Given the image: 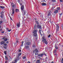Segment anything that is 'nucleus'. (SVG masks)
<instances>
[{"label":"nucleus","mask_w":63,"mask_h":63,"mask_svg":"<svg viewBox=\"0 0 63 63\" xmlns=\"http://www.w3.org/2000/svg\"><path fill=\"white\" fill-rule=\"evenodd\" d=\"M42 38L43 39L42 42L45 43L46 45H47L48 44V43L47 41L46 40V38H44V37H43Z\"/></svg>","instance_id":"obj_1"},{"label":"nucleus","mask_w":63,"mask_h":63,"mask_svg":"<svg viewBox=\"0 0 63 63\" xmlns=\"http://www.w3.org/2000/svg\"><path fill=\"white\" fill-rule=\"evenodd\" d=\"M37 31L36 30H34L33 31V33L34 34H33V36L35 37H37Z\"/></svg>","instance_id":"obj_2"},{"label":"nucleus","mask_w":63,"mask_h":63,"mask_svg":"<svg viewBox=\"0 0 63 63\" xmlns=\"http://www.w3.org/2000/svg\"><path fill=\"white\" fill-rule=\"evenodd\" d=\"M56 32H58V30H59V24H56Z\"/></svg>","instance_id":"obj_3"},{"label":"nucleus","mask_w":63,"mask_h":63,"mask_svg":"<svg viewBox=\"0 0 63 63\" xmlns=\"http://www.w3.org/2000/svg\"><path fill=\"white\" fill-rule=\"evenodd\" d=\"M15 9L12 8V13L11 14L12 16H13L14 14V13H15Z\"/></svg>","instance_id":"obj_4"},{"label":"nucleus","mask_w":63,"mask_h":63,"mask_svg":"<svg viewBox=\"0 0 63 63\" xmlns=\"http://www.w3.org/2000/svg\"><path fill=\"white\" fill-rule=\"evenodd\" d=\"M43 54H44V55H45V54H46L44 53V54H39L38 55V56H41V57H43Z\"/></svg>","instance_id":"obj_5"},{"label":"nucleus","mask_w":63,"mask_h":63,"mask_svg":"<svg viewBox=\"0 0 63 63\" xmlns=\"http://www.w3.org/2000/svg\"><path fill=\"white\" fill-rule=\"evenodd\" d=\"M37 27L39 29H41V25H38L37 26Z\"/></svg>","instance_id":"obj_6"},{"label":"nucleus","mask_w":63,"mask_h":63,"mask_svg":"<svg viewBox=\"0 0 63 63\" xmlns=\"http://www.w3.org/2000/svg\"><path fill=\"white\" fill-rule=\"evenodd\" d=\"M15 12L16 13H18V12H19V11L18 9H16L15 10Z\"/></svg>","instance_id":"obj_7"},{"label":"nucleus","mask_w":63,"mask_h":63,"mask_svg":"<svg viewBox=\"0 0 63 63\" xmlns=\"http://www.w3.org/2000/svg\"><path fill=\"white\" fill-rule=\"evenodd\" d=\"M21 10H22V11H23V10L24 9V6H23V5L21 7Z\"/></svg>","instance_id":"obj_8"},{"label":"nucleus","mask_w":63,"mask_h":63,"mask_svg":"<svg viewBox=\"0 0 63 63\" xmlns=\"http://www.w3.org/2000/svg\"><path fill=\"white\" fill-rule=\"evenodd\" d=\"M0 8L2 9H5V7L0 5Z\"/></svg>","instance_id":"obj_9"},{"label":"nucleus","mask_w":63,"mask_h":63,"mask_svg":"<svg viewBox=\"0 0 63 63\" xmlns=\"http://www.w3.org/2000/svg\"><path fill=\"white\" fill-rule=\"evenodd\" d=\"M58 12V11L57 10H56L54 12V13L55 14H57Z\"/></svg>","instance_id":"obj_10"},{"label":"nucleus","mask_w":63,"mask_h":63,"mask_svg":"<svg viewBox=\"0 0 63 63\" xmlns=\"http://www.w3.org/2000/svg\"><path fill=\"white\" fill-rule=\"evenodd\" d=\"M41 58H40V60H37V62H36L37 63H40V60H41Z\"/></svg>","instance_id":"obj_11"},{"label":"nucleus","mask_w":63,"mask_h":63,"mask_svg":"<svg viewBox=\"0 0 63 63\" xmlns=\"http://www.w3.org/2000/svg\"><path fill=\"white\" fill-rule=\"evenodd\" d=\"M0 17L2 18H3L4 17V14H2L0 16Z\"/></svg>","instance_id":"obj_12"},{"label":"nucleus","mask_w":63,"mask_h":63,"mask_svg":"<svg viewBox=\"0 0 63 63\" xmlns=\"http://www.w3.org/2000/svg\"><path fill=\"white\" fill-rule=\"evenodd\" d=\"M20 22H19V23H18L17 24V26L18 27H20Z\"/></svg>","instance_id":"obj_13"},{"label":"nucleus","mask_w":63,"mask_h":63,"mask_svg":"<svg viewBox=\"0 0 63 63\" xmlns=\"http://www.w3.org/2000/svg\"><path fill=\"white\" fill-rule=\"evenodd\" d=\"M16 62H17V60H15V61H13L12 62V63H16Z\"/></svg>","instance_id":"obj_14"},{"label":"nucleus","mask_w":63,"mask_h":63,"mask_svg":"<svg viewBox=\"0 0 63 63\" xmlns=\"http://www.w3.org/2000/svg\"><path fill=\"white\" fill-rule=\"evenodd\" d=\"M42 6H46V5H47V4H46V3H43L42 4Z\"/></svg>","instance_id":"obj_15"},{"label":"nucleus","mask_w":63,"mask_h":63,"mask_svg":"<svg viewBox=\"0 0 63 63\" xmlns=\"http://www.w3.org/2000/svg\"><path fill=\"white\" fill-rule=\"evenodd\" d=\"M27 45H30L31 44V43L30 42H28L27 43Z\"/></svg>","instance_id":"obj_16"},{"label":"nucleus","mask_w":63,"mask_h":63,"mask_svg":"<svg viewBox=\"0 0 63 63\" xmlns=\"http://www.w3.org/2000/svg\"><path fill=\"white\" fill-rule=\"evenodd\" d=\"M26 11H24V15H26Z\"/></svg>","instance_id":"obj_17"},{"label":"nucleus","mask_w":63,"mask_h":63,"mask_svg":"<svg viewBox=\"0 0 63 63\" xmlns=\"http://www.w3.org/2000/svg\"><path fill=\"white\" fill-rule=\"evenodd\" d=\"M4 43H5V41H2V42H1L0 44H1V45H3V44Z\"/></svg>","instance_id":"obj_18"},{"label":"nucleus","mask_w":63,"mask_h":63,"mask_svg":"<svg viewBox=\"0 0 63 63\" xmlns=\"http://www.w3.org/2000/svg\"><path fill=\"white\" fill-rule=\"evenodd\" d=\"M21 54H22L21 53H19L18 54V56H20L21 55Z\"/></svg>","instance_id":"obj_19"},{"label":"nucleus","mask_w":63,"mask_h":63,"mask_svg":"<svg viewBox=\"0 0 63 63\" xmlns=\"http://www.w3.org/2000/svg\"><path fill=\"white\" fill-rule=\"evenodd\" d=\"M5 60H7L8 59V58L7 57V56H5Z\"/></svg>","instance_id":"obj_20"},{"label":"nucleus","mask_w":63,"mask_h":63,"mask_svg":"<svg viewBox=\"0 0 63 63\" xmlns=\"http://www.w3.org/2000/svg\"><path fill=\"white\" fill-rule=\"evenodd\" d=\"M57 9L58 10H60V7H57Z\"/></svg>","instance_id":"obj_21"},{"label":"nucleus","mask_w":63,"mask_h":63,"mask_svg":"<svg viewBox=\"0 0 63 63\" xmlns=\"http://www.w3.org/2000/svg\"><path fill=\"white\" fill-rule=\"evenodd\" d=\"M35 22H36V24H39V22H38V21H36Z\"/></svg>","instance_id":"obj_22"},{"label":"nucleus","mask_w":63,"mask_h":63,"mask_svg":"<svg viewBox=\"0 0 63 63\" xmlns=\"http://www.w3.org/2000/svg\"><path fill=\"white\" fill-rule=\"evenodd\" d=\"M7 40H8V39H7V38H5L4 40V41H7Z\"/></svg>","instance_id":"obj_23"},{"label":"nucleus","mask_w":63,"mask_h":63,"mask_svg":"<svg viewBox=\"0 0 63 63\" xmlns=\"http://www.w3.org/2000/svg\"><path fill=\"white\" fill-rule=\"evenodd\" d=\"M4 53L5 55H6V54H7V51H4Z\"/></svg>","instance_id":"obj_24"},{"label":"nucleus","mask_w":63,"mask_h":63,"mask_svg":"<svg viewBox=\"0 0 63 63\" xmlns=\"http://www.w3.org/2000/svg\"><path fill=\"white\" fill-rule=\"evenodd\" d=\"M35 52H38V50L37 49H36L35 50Z\"/></svg>","instance_id":"obj_25"},{"label":"nucleus","mask_w":63,"mask_h":63,"mask_svg":"<svg viewBox=\"0 0 63 63\" xmlns=\"http://www.w3.org/2000/svg\"><path fill=\"white\" fill-rule=\"evenodd\" d=\"M3 12L2 11L0 13V14L1 15H3Z\"/></svg>","instance_id":"obj_26"},{"label":"nucleus","mask_w":63,"mask_h":63,"mask_svg":"<svg viewBox=\"0 0 63 63\" xmlns=\"http://www.w3.org/2000/svg\"><path fill=\"white\" fill-rule=\"evenodd\" d=\"M26 2V1L25 0H24V1H23V4H24V3H25Z\"/></svg>","instance_id":"obj_27"},{"label":"nucleus","mask_w":63,"mask_h":63,"mask_svg":"<svg viewBox=\"0 0 63 63\" xmlns=\"http://www.w3.org/2000/svg\"><path fill=\"white\" fill-rule=\"evenodd\" d=\"M24 43V42L22 41V46H23V44Z\"/></svg>","instance_id":"obj_28"},{"label":"nucleus","mask_w":63,"mask_h":63,"mask_svg":"<svg viewBox=\"0 0 63 63\" xmlns=\"http://www.w3.org/2000/svg\"><path fill=\"white\" fill-rule=\"evenodd\" d=\"M25 58H26V56H24L23 57V59H25Z\"/></svg>","instance_id":"obj_29"},{"label":"nucleus","mask_w":63,"mask_h":63,"mask_svg":"<svg viewBox=\"0 0 63 63\" xmlns=\"http://www.w3.org/2000/svg\"><path fill=\"white\" fill-rule=\"evenodd\" d=\"M55 47L56 49H58V47L57 46H55Z\"/></svg>","instance_id":"obj_30"},{"label":"nucleus","mask_w":63,"mask_h":63,"mask_svg":"<svg viewBox=\"0 0 63 63\" xmlns=\"http://www.w3.org/2000/svg\"><path fill=\"white\" fill-rule=\"evenodd\" d=\"M50 16V13H49L48 14V16Z\"/></svg>","instance_id":"obj_31"},{"label":"nucleus","mask_w":63,"mask_h":63,"mask_svg":"<svg viewBox=\"0 0 63 63\" xmlns=\"http://www.w3.org/2000/svg\"><path fill=\"white\" fill-rule=\"evenodd\" d=\"M4 48H5V49H6V48H7V47L4 46Z\"/></svg>","instance_id":"obj_32"},{"label":"nucleus","mask_w":63,"mask_h":63,"mask_svg":"<svg viewBox=\"0 0 63 63\" xmlns=\"http://www.w3.org/2000/svg\"><path fill=\"white\" fill-rule=\"evenodd\" d=\"M35 55H38V53L37 52L35 53Z\"/></svg>","instance_id":"obj_33"},{"label":"nucleus","mask_w":63,"mask_h":63,"mask_svg":"<svg viewBox=\"0 0 63 63\" xmlns=\"http://www.w3.org/2000/svg\"><path fill=\"white\" fill-rule=\"evenodd\" d=\"M3 22L2 21H0V24H1V23H2V22Z\"/></svg>","instance_id":"obj_34"},{"label":"nucleus","mask_w":63,"mask_h":63,"mask_svg":"<svg viewBox=\"0 0 63 63\" xmlns=\"http://www.w3.org/2000/svg\"><path fill=\"white\" fill-rule=\"evenodd\" d=\"M61 61L62 63H63V58L62 59V60Z\"/></svg>","instance_id":"obj_35"},{"label":"nucleus","mask_w":63,"mask_h":63,"mask_svg":"<svg viewBox=\"0 0 63 63\" xmlns=\"http://www.w3.org/2000/svg\"><path fill=\"white\" fill-rule=\"evenodd\" d=\"M7 44L4 43V46H7Z\"/></svg>","instance_id":"obj_36"},{"label":"nucleus","mask_w":63,"mask_h":63,"mask_svg":"<svg viewBox=\"0 0 63 63\" xmlns=\"http://www.w3.org/2000/svg\"><path fill=\"white\" fill-rule=\"evenodd\" d=\"M56 50H55L54 51V53H56Z\"/></svg>","instance_id":"obj_37"},{"label":"nucleus","mask_w":63,"mask_h":63,"mask_svg":"<svg viewBox=\"0 0 63 63\" xmlns=\"http://www.w3.org/2000/svg\"><path fill=\"white\" fill-rule=\"evenodd\" d=\"M50 37V35H48V38H49V37Z\"/></svg>","instance_id":"obj_38"},{"label":"nucleus","mask_w":63,"mask_h":63,"mask_svg":"<svg viewBox=\"0 0 63 63\" xmlns=\"http://www.w3.org/2000/svg\"><path fill=\"white\" fill-rule=\"evenodd\" d=\"M52 1L53 2H55V0H52Z\"/></svg>","instance_id":"obj_39"},{"label":"nucleus","mask_w":63,"mask_h":63,"mask_svg":"<svg viewBox=\"0 0 63 63\" xmlns=\"http://www.w3.org/2000/svg\"><path fill=\"white\" fill-rule=\"evenodd\" d=\"M26 48H28L29 47V46H26Z\"/></svg>","instance_id":"obj_40"},{"label":"nucleus","mask_w":63,"mask_h":63,"mask_svg":"<svg viewBox=\"0 0 63 63\" xmlns=\"http://www.w3.org/2000/svg\"><path fill=\"white\" fill-rule=\"evenodd\" d=\"M15 5H13L12 6L13 8H14V7H15Z\"/></svg>","instance_id":"obj_41"},{"label":"nucleus","mask_w":63,"mask_h":63,"mask_svg":"<svg viewBox=\"0 0 63 63\" xmlns=\"http://www.w3.org/2000/svg\"><path fill=\"white\" fill-rule=\"evenodd\" d=\"M8 63V62L7 61H6L5 63Z\"/></svg>","instance_id":"obj_42"},{"label":"nucleus","mask_w":63,"mask_h":63,"mask_svg":"<svg viewBox=\"0 0 63 63\" xmlns=\"http://www.w3.org/2000/svg\"><path fill=\"white\" fill-rule=\"evenodd\" d=\"M10 31H11V30H8V32H10Z\"/></svg>","instance_id":"obj_43"},{"label":"nucleus","mask_w":63,"mask_h":63,"mask_svg":"<svg viewBox=\"0 0 63 63\" xmlns=\"http://www.w3.org/2000/svg\"><path fill=\"white\" fill-rule=\"evenodd\" d=\"M18 51L19 52H21V50H19Z\"/></svg>","instance_id":"obj_44"},{"label":"nucleus","mask_w":63,"mask_h":63,"mask_svg":"<svg viewBox=\"0 0 63 63\" xmlns=\"http://www.w3.org/2000/svg\"><path fill=\"white\" fill-rule=\"evenodd\" d=\"M62 15V14L61 13V14H60V15L61 16Z\"/></svg>","instance_id":"obj_45"},{"label":"nucleus","mask_w":63,"mask_h":63,"mask_svg":"<svg viewBox=\"0 0 63 63\" xmlns=\"http://www.w3.org/2000/svg\"><path fill=\"white\" fill-rule=\"evenodd\" d=\"M28 63H30V61H29L28 62Z\"/></svg>","instance_id":"obj_46"},{"label":"nucleus","mask_w":63,"mask_h":63,"mask_svg":"<svg viewBox=\"0 0 63 63\" xmlns=\"http://www.w3.org/2000/svg\"><path fill=\"white\" fill-rule=\"evenodd\" d=\"M7 44H8V43H9V42L8 41H7L6 42Z\"/></svg>","instance_id":"obj_47"},{"label":"nucleus","mask_w":63,"mask_h":63,"mask_svg":"<svg viewBox=\"0 0 63 63\" xmlns=\"http://www.w3.org/2000/svg\"><path fill=\"white\" fill-rule=\"evenodd\" d=\"M20 5H22V4L21 3H20Z\"/></svg>","instance_id":"obj_48"},{"label":"nucleus","mask_w":63,"mask_h":63,"mask_svg":"<svg viewBox=\"0 0 63 63\" xmlns=\"http://www.w3.org/2000/svg\"><path fill=\"white\" fill-rule=\"evenodd\" d=\"M36 27V25H34V28H35V27Z\"/></svg>","instance_id":"obj_49"},{"label":"nucleus","mask_w":63,"mask_h":63,"mask_svg":"<svg viewBox=\"0 0 63 63\" xmlns=\"http://www.w3.org/2000/svg\"><path fill=\"white\" fill-rule=\"evenodd\" d=\"M39 33L40 34H41H41H41V32H39Z\"/></svg>","instance_id":"obj_50"},{"label":"nucleus","mask_w":63,"mask_h":63,"mask_svg":"<svg viewBox=\"0 0 63 63\" xmlns=\"http://www.w3.org/2000/svg\"><path fill=\"white\" fill-rule=\"evenodd\" d=\"M60 1L61 2H62V0H60Z\"/></svg>","instance_id":"obj_51"},{"label":"nucleus","mask_w":63,"mask_h":63,"mask_svg":"<svg viewBox=\"0 0 63 63\" xmlns=\"http://www.w3.org/2000/svg\"><path fill=\"white\" fill-rule=\"evenodd\" d=\"M41 30H39V32H41Z\"/></svg>","instance_id":"obj_52"},{"label":"nucleus","mask_w":63,"mask_h":63,"mask_svg":"<svg viewBox=\"0 0 63 63\" xmlns=\"http://www.w3.org/2000/svg\"><path fill=\"white\" fill-rule=\"evenodd\" d=\"M2 33H4V32H2Z\"/></svg>","instance_id":"obj_53"},{"label":"nucleus","mask_w":63,"mask_h":63,"mask_svg":"<svg viewBox=\"0 0 63 63\" xmlns=\"http://www.w3.org/2000/svg\"><path fill=\"white\" fill-rule=\"evenodd\" d=\"M43 1H45V0H43V1H41V2H43Z\"/></svg>","instance_id":"obj_54"},{"label":"nucleus","mask_w":63,"mask_h":63,"mask_svg":"<svg viewBox=\"0 0 63 63\" xmlns=\"http://www.w3.org/2000/svg\"><path fill=\"white\" fill-rule=\"evenodd\" d=\"M16 43H18V41H16Z\"/></svg>","instance_id":"obj_55"},{"label":"nucleus","mask_w":63,"mask_h":63,"mask_svg":"<svg viewBox=\"0 0 63 63\" xmlns=\"http://www.w3.org/2000/svg\"><path fill=\"white\" fill-rule=\"evenodd\" d=\"M51 63H53V62H51Z\"/></svg>","instance_id":"obj_56"},{"label":"nucleus","mask_w":63,"mask_h":63,"mask_svg":"<svg viewBox=\"0 0 63 63\" xmlns=\"http://www.w3.org/2000/svg\"><path fill=\"white\" fill-rule=\"evenodd\" d=\"M2 29H0V31H2Z\"/></svg>","instance_id":"obj_57"},{"label":"nucleus","mask_w":63,"mask_h":63,"mask_svg":"<svg viewBox=\"0 0 63 63\" xmlns=\"http://www.w3.org/2000/svg\"><path fill=\"white\" fill-rule=\"evenodd\" d=\"M46 59H47V57L46 58Z\"/></svg>","instance_id":"obj_58"},{"label":"nucleus","mask_w":63,"mask_h":63,"mask_svg":"<svg viewBox=\"0 0 63 63\" xmlns=\"http://www.w3.org/2000/svg\"><path fill=\"white\" fill-rule=\"evenodd\" d=\"M11 20H13L12 19V18H11Z\"/></svg>","instance_id":"obj_59"},{"label":"nucleus","mask_w":63,"mask_h":63,"mask_svg":"<svg viewBox=\"0 0 63 63\" xmlns=\"http://www.w3.org/2000/svg\"><path fill=\"white\" fill-rule=\"evenodd\" d=\"M2 39L3 40H4V38H3Z\"/></svg>","instance_id":"obj_60"},{"label":"nucleus","mask_w":63,"mask_h":63,"mask_svg":"<svg viewBox=\"0 0 63 63\" xmlns=\"http://www.w3.org/2000/svg\"><path fill=\"white\" fill-rule=\"evenodd\" d=\"M33 52H35V51H33Z\"/></svg>","instance_id":"obj_61"},{"label":"nucleus","mask_w":63,"mask_h":63,"mask_svg":"<svg viewBox=\"0 0 63 63\" xmlns=\"http://www.w3.org/2000/svg\"><path fill=\"white\" fill-rule=\"evenodd\" d=\"M38 58H40V57H38Z\"/></svg>","instance_id":"obj_62"},{"label":"nucleus","mask_w":63,"mask_h":63,"mask_svg":"<svg viewBox=\"0 0 63 63\" xmlns=\"http://www.w3.org/2000/svg\"><path fill=\"white\" fill-rule=\"evenodd\" d=\"M62 28V29H63V27Z\"/></svg>","instance_id":"obj_63"},{"label":"nucleus","mask_w":63,"mask_h":63,"mask_svg":"<svg viewBox=\"0 0 63 63\" xmlns=\"http://www.w3.org/2000/svg\"><path fill=\"white\" fill-rule=\"evenodd\" d=\"M1 28V26H0V28Z\"/></svg>","instance_id":"obj_64"}]
</instances>
